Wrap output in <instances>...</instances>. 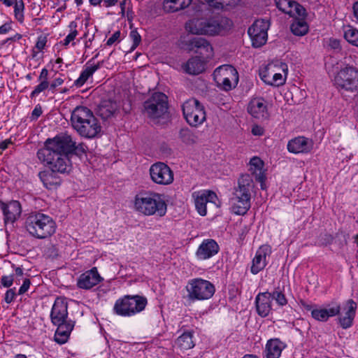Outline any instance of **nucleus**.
<instances>
[{"mask_svg": "<svg viewBox=\"0 0 358 358\" xmlns=\"http://www.w3.org/2000/svg\"><path fill=\"white\" fill-rule=\"evenodd\" d=\"M219 251V245L213 239L204 240L199 245L196 255L199 259H207L215 255Z\"/></svg>", "mask_w": 358, "mask_h": 358, "instance_id": "22", "label": "nucleus"}, {"mask_svg": "<svg viewBox=\"0 0 358 358\" xmlns=\"http://www.w3.org/2000/svg\"><path fill=\"white\" fill-rule=\"evenodd\" d=\"M238 187L235 189L234 196L236 199H245L250 201L251 192L253 191L255 184L249 174L242 175L238 181Z\"/></svg>", "mask_w": 358, "mask_h": 358, "instance_id": "17", "label": "nucleus"}, {"mask_svg": "<svg viewBox=\"0 0 358 358\" xmlns=\"http://www.w3.org/2000/svg\"><path fill=\"white\" fill-rule=\"evenodd\" d=\"M144 108L152 120L168 117V97L164 93L155 92L145 101Z\"/></svg>", "mask_w": 358, "mask_h": 358, "instance_id": "7", "label": "nucleus"}, {"mask_svg": "<svg viewBox=\"0 0 358 358\" xmlns=\"http://www.w3.org/2000/svg\"><path fill=\"white\" fill-rule=\"evenodd\" d=\"M48 71L46 69H43L39 76L38 80L40 82L48 81Z\"/></svg>", "mask_w": 358, "mask_h": 358, "instance_id": "57", "label": "nucleus"}, {"mask_svg": "<svg viewBox=\"0 0 358 358\" xmlns=\"http://www.w3.org/2000/svg\"><path fill=\"white\" fill-rule=\"evenodd\" d=\"M346 305L348 306V310L345 313V315L339 319L340 324L344 329L352 325L357 309V303L352 299L348 300Z\"/></svg>", "mask_w": 358, "mask_h": 358, "instance_id": "28", "label": "nucleus"}, {"mask_svg": "<svg viewBox=\"0 0 358 358\" xmlns=\"http://www.w3.org/2000/svg\"><path fill=\"white\" fill-rule=\"evenodd\" d=\"M118 106L115 101L110 99L102 100L97 108V115L103 120H107L113 116L117 111Z\"/></svg>", "mask_w": 358, "mask_h": 358, "instance_id": "25", "label": "nucleus"}, {"mask_svg": "<svg viewBox=\"0 0 358 358\" xmlns=\"http://www.w3.org/2000/svg\"><path fill=\"white\" fill-rule=\"evenodd\" d=\"M178 136L180 141L187 145H192L196 142V136L188 128H182Z\"/></svg>", "mask_w": 358, "mask_h": 358, "instance_id": "36", "label": "nucleus"}, {"mask_svg": "<svg viewBox=\"0 0 358 358\" xmlns=\"http://www.w3.org/2000/svg\"><path fill=\"white\" fill-rule=\"evenodd\" d=\"M100 67V64L98 63L95 65H91L87 66L81 73L80 77L75 80L74 85L77 87L83 86L87 80L93 75V73L99 69Z\"/></svg>", "mask_w": 358, "mask_h": 358, "instance_id": "34", "label": "nucleus"}, {"mask_svg": "<svg viewBox=\"0 0 358 358\" xmlns=\"http://www.w3.org/2000/svg\"><path fill=\"white\" fill-rule=\"evenodd\" d=\"M192 0H164L163 9L167 13H175L188 7Z\"/></svg>", "mask_w": 358, "mask_h": 358, "instance_id": "29", "label": "nucleus"}, {"mask_svg": "<svg viewBox=\"0 0 358 358\" xmlns=\"http://www.w3.org/2000/svg\"><path fill=\"white\" fill-rule=\"evenodd\" d=\"M285 346L286 345L279 338L270 339L266 345V358H279Z\"/></svg>", "mask_w": 358, "mask_h": 358, "instance_id": "26", "label": "nucleus"}, {"mask_svg": "<svg viewBox=\"0 0 358 358\" xmlns=\"http://www.w3.org/2000/svg\"><path fill=\"white\" fill-rule=\"evenodd\" d=\"M16 296V293L15 292V288L9 289L6 291L5 294L4 300L6 303H10L13 301L15 297Z\"/></svg>", "mask_w": 358, "mask_h": 358, "instance_id": "51", "label": "nucleus"}, {"mask_svg": "<svg viewBox=\"0 0 358 358\" xmlns=\"http://www.w3.org/2000/svg\"><path fill=\"white\" fill-rule=\"evenodd\" d=\"M11 29L10 26L8 23H5L0 27V34L7 33Z\"/></svg>", "mask_w": 358, "mask_h": 358, "instance_id": "59", "label": "nucleus"}, {"mask_svg": "<svg viewBox=\"0 0 358 358\" xmlns=\"http://www.w3.org/2000/svg\"><path fill=\"white\" fill-rule=\"evenodd\" d=\"M1 1H3V3L6 5L7 6H10L13 5L17 0H0Z\"/></svg>", "mask_w": 358, "mask_h": 358, "instance_id": "64", "label": "nucleus"}, {"mask_svg": "<svg viewBox=\"0 0 358 358\" xmlns=\"http://www.w3.org/2000/svg\"><path fill=\"white\" fill-rule=\"evenodd\" d=\"M206 203L207 199H206L204 194L197 195L196 197L195 198L196 208L198 213L202 216L206 215Z\"/></svg>", "mask_w": 358, "mask_h": 358, "instance_id": "39", "label": "nucleus"}, {"mask_svg": "<svg viewBox=\"0 0 358 358\" xmlns=\"http://www.w3.org/2000/svg\"><path fill=\"white\" fill-rule=\"evenodd\" d=\"M344 37L348 42L353 45L358 46V29L347 26L344 30Z\"/></svg>", "mask_w": 358, "mask_h": 358, "instance_id": "37", "label": "nucleus"}, {"mask_svg": "<svg viewBox=\"0 0 358 358\" xmlns=\"http://www.w3.org/2000/svg\"><path fill=\"white\" fill-rule=\"evenodd\" d=\"M232 21L223 15H214L207 19H192L185 24L187 31L194 34L215 36L231 29Z\"/></svg>", "mask_w": 358, "mask_h": 358, "instance_id": "1", "label": "nucleus"}, {"mask_svg": "<svg viewBox=\"0 0 358 358\" xmlns=\"http://www.w3.org/2000/svg\"><path fill=\"white\" fill-rule=\"evenodd\" d=\"M151 180L156 184L168 185L173 183L174 174L171 168L164 162L153 164L149 170Z\"/></svg>", "mask_w": 358, "mask_h": 358, "instance_id": "13", "label": "nucleus"}, {"mask_svg": "<svg viewBox=\"0 0 358 358\" xmlns=\"http://www.w3.org/2000/svg\"><path fill=\"white\" fill-rule=\"evenodd\" d=\"M213 76L216 83L226 91L232 88L231 80L238 81V72L231 65L219 66L214 71Z\"/></svg>", "mask_w": 358, "mask_h": 358, "instance_id": "15", "label": "nucleus"}, {"mask_svg": "<svg viewBox=\"0 0 358 358\" xmlns=\"http://www.w3.org/2000/svg\"><path fill=\"white\" fill-rule=\"evenodd\" d=\"M313 141L303 136H299L290 140L287 144V149L292 153H307L313 148Z\"/></svg>", "mask_w": 358, "mask_h": 358, "instance_id": "21", "label": "nucleus"}, {"mask_svg": "<svg viewBox=\"0 0 358 358\" xmlns=\"http://www.w3.org/2000/svg\"><path fill=\"white\" fill-rule=\"evenodd\" d=\"M87 146L83 143H80L76 145V141H74V146L72 148V153H74L77 155H82L86 152Z\"/></svg>", "mask_w": 358, "mask_h": 358, "instance_id": "49", "label": "nucleus"}, {"mask_svg": "<svg viewBox=\"0 0 358 358\" xmlns=\"http://www.w3.org/2000/svg\"><path fill=\"white\" fill-rule=\"evenodd\" d=\"M285 78L282 77V74L277 73L276 71L273 74V79H271V85L279 86L285 83Z\"/></svg>", "mask_w": 358, "mask_h": 358, "instance_id": "47", "label": "nucleus"}, {"mask_svg": "<svg viewBox=\"0 0 358 358\" xmlns=\"http://www.w3.org/2000/svg\"><path fill=\"white\" fill-rule=\"evenodd\" d=\"M201 194L205 195L206 199H207V203L214 202V199L217 198L215 193L211 191H208L206 192L202 193Z\"/></svg>", "mask_w": 358, "mask_h": 358, "instance_id": "56", "label": "nucleus"}, {"mask_svg": "<svg viewBox=\"0 0 358 358\" xmlns=\"http://www.w3.org/2000/svg\"><path fill=\"white\" fill-rule=\"evenodd\" d=\"M334 83L341 92H354L358 90V71L353 67H345L336 76Z\"/></svg>", "mask_w": 358, "mask_h": 358, "instance_id": "11", "label": "nucleus"}, {"mask_svg": "<svg viewBox=\"0 0 358 358\" xmlns=\"http://www.w3.org/2000/svg\"><path fill=\"white\" fill-rule=\"evenodd\" d=\"M146 305L145 297L138 295L125 296L116 301L114 310L117 315L130 316L144 310Z\"/></svg>", "mask_w": 358, "mask_h": 358, "instance_id": "6", "label": "nucleus"}, {"mask_svg": "<svg viewBox=\"0 0 358 358\" xmlns=\"http://www.w3.org/2000/svg\"><path fill=\"white\" fill-rule=\"evenodd\" d=\"M49 87L48 81L41 82L31 93V98H33L38 95L41 92L44 91Z\"/></svg>", "mask_w": 358, "mask_h": 358, "instance_id": "46", "label": "nucleus"}, {"mask_svg": "<svg viewBox=\"0 0 358 358\" xmlns=\"http://www.w3.org/2000/svg\"><path fill=\"white\" fill-rule=\"evenodd\" d=\"M271 294L268 292L259 293L255 299L256 309L258 315L266 317L268 315L271 308Z\"/></svg>", "mask_w": 358, "mask_h": 358, "instance_id": "23", "label": "nucleus"}, {"mask_svg": "<svg viewBox=\"0 0 358 358\" xmlns=\"http://www.w3.org/2000/svg\"><path fill=\"white\" fill-rule=\"evenodd\" d=\"M250 171L252 173L255 175V180L260 182L261 188L262 189H266V176L264 172L262 171L264 166L263 161L257 157H254L250 159Z\"/></svg>", "mask_w": 358, "mask_h": 358, "instance_id": "24", "label": "nucleus"}, {"mask_svg": "<svg viewBox=\"0 0 358 358\" xmlns=\"http://www.w3.org/2000/svg\"><path fill=\"white\" fill-rule=\"evenodd\" d=\"M23 10L24 3L22 0H20V1H16V2L15 3V16L20 22H23Z\"/></svg>", "mask_w": 358, "mask_h": 358, "instance_id": "44", "label": "nucleus"}, {"mask_svg": "<svg viewBox=\"0 0 358 358\" xmlns=\"http://www.w3.org/2000/svg\"><path fill=\"white\" fill-rule=\"evenodd\" d=\"M42 152L43 148L38 150L37 157L41 162L45 163L50 170L61 173L69 171L71 166L68 156L54 150L48 157H43Z\"/></svg>", "mask_w": 358, "mask_h": 358, "instance_id": "12", "label": "nucleus"}, {"mask_svg": "<svg viewBox=\"0 0 358 358\" xmlns=\"http://www.w3.org/2000/svg\"><path fill=\"white\" fill-rule=\"evenodd\" d=\"M130 37L133 41V45L131 48V50H134L139 45L141 37L136 30H132L130 33Z\"/></svg>", "mask_w": 358, "mask_h": 358, "instance_id": "48", "label": "nucleus"}, {"mask_svg": "<svg viewBox=\"0 0 358 358\" xmlns=\"http://www.w3.org/2000/svg\"><path fill=\"white\" fill-rule=\"evenodd\" d=\"M340 310V306H336L329 309H314L311 311V315L316 320L324 322L327 321L329 317L338 315Z\"/></svg>", "mask_w": 358, "mask_h": 358, "instance_id": "27", "label": "nucleus"}, {"mask_svg": "<svg viewBox=\"0 0 358 358\" xmlns=\"http://www.w3.org/2000/svg\"><path fill=\"white\" fill-rule=\"evenodd\" d=\"M192 337H178L176 343L181 350H189L194 346V343L192 340Z\"/></svg>", "mask_w": 358, "mask_h": 358, "instance_id": "41", "label": "nucleus"}, {"mask_svg": "<svg viewBox=\"0 0 358 358\" xmlns=\"http://www.w3.org/2000/svg\"><path fill=\"white\" fill-rule=\"evenodd\" d=\"M182 110L185 119L190 126L196 127L206 120L204 108L196 99H189L184 102Z\"/></svg>", "mask_w": 358, "mask_h": 358, "instance_id": "10", "label": "nucleus"}, {"mask_svg": "<svg viewBox=\"0 0 358 358\" xmlns=\"http://www.w3.org/2000/svg\"><path fill=\"white\" fill-rule=\"evenodd\" d=\"M71 124L83 137L93 138L101 131V127L92 112L85 106H77L72 112Z\"/></svg>", "mask_w": 358, "mask_h": 358, "instance_id": "2", "label": "nucleus"}, {"mask_svg": "<svg viewBox=\"0 0 358 358\" xmlns=\"http://www.w3.org/2000/svg\"><path fill=\"white\" fill-rule=\"evenodd\" d=\"M51 321L57 326L55 336H70L73 329L75 322L67 320V303L62 299L57 298L52 308Z\"/></svg>", "mask_w": 358, "mask_h": 358, "instance_id": "5", "label": "nucleus"}, {"mask_svg": "<svg viewBox=\"0 0 358 358\" xmlns=\"http://www.w3.org/2000/svg\"><path fill=\"white\" fill-rule=\"evenodd\" d=\"M0 207L3 211L6 224L15 222L22 213L21 205L17 201H11L8 203L0 201Z\"/></svg>", "mask_w": 358, "mask_h": 358, "instance_id": "18", "label": "nucleus"}, {"mask_svg": "<svg viewBox=\"0 0 358 358\" xmlns=\"http://www.w3.org/2000/svg\"><path fill=\"white\" fill-rule=\"evenodd\" d=\"M30 284H31V282H30L29 279H28V278L24 279L23 284L19 289L18 294H24L28 290V289L30 286Z\"/></svg>", "mask_w": 358, "mask_h": 358, "instance_id": "53", "label": "nucleus"}, {"mask_svg": "<svg viewBox=\"0 0 358 358\" xmlns=\"http://www.w3.org/2000/svg\"><path fill=\"white\" fill-rule=\"evenodd\" d=\"M330 45L334 48V49H337L339 48L340 46V43H339V41H337V40H333V41H331V43H330Z\"/></svg>", "mask_w": 358, "mask_h": 358, "instance_id": "63", "label": "nucleus"}, {"mask_svg": "<svg viewBox=\"0 0 358 358\" xmlns=\"http://www.w3.org/2000/svg\"><path fill=\"white\" fill-rule=\"evenodd\" d=\"M134 206L136 210L145 215L157 214L160 217L166 214L167 208L161 195L153 192H144L136 194Z\"/></svg>", "mask_w": 358, "mask_h": 358, "instance_id": "3", "label": "nucleus"}, {"mask_svg": "<svg viewBox=\"0 0 358 358\" xmlns=\"http://www.w3.org/2000/svg\"><path fill=\"white\" fill-rule=\"evenodd\" d=\"M290 29L294 35L302 36L308 33V26L303 18H296Z\"/></svg>", "mask_w": 358, "mask_h": 358, "instance_id": "33", "label": "nucleus"}, {"mask_svg": "<svg viewBox=\"0 0 358 358\" xmlns=\"http://www.w3.org/2000/svg\"><path fill=\"white\" fill-rule=\"evenodd\" d=\"M204 69L205 64L199 57L189 59L185 66L186 72L193 75L199 74L203 71Z\"/></svg>", "mask_w": 358, "mask_h": 358, "instance_id": "31", "label": "nucleus"}, {"mask_svg": "<svg viewBox=\"0 0 358 358\" xmlns=\"http://www.w3.org/2000/svg\"><path fill=\"white\" fill-rule=\"evenodd\" d=\"M276 66L273 64H268L264 70H262L259 75L264 82L270 85L271 79H273V74L275 71Z\"/></svg>", "mask_w": 358, "mask_h": 358, "instance_id": "38", "label": "nucleus"}, {"mask_svg": "<svg viewBox=\"0 0 358 358\" xmlns=\"http://www.w3.org/2000/svg\"><path fill=\"white\" fill-rule=\"evenodd\" d=\"M77 24L75 22H71L70 23L69 27L71 29V32L68 34L66 38L64 40L63 45L66 46L70 42L73 41L76 36L78 35V31L76 30Z\"/></svg>", "mask_w": 358, "mask_h": 358, "instance_id": "43", "label": "nucleus"}, {"mask_svg": "<svg viewBox=\"0 0 358 358\" xmlns=\"http://www.w3.org/2000/svg\"><path fill=\"white\" fill-rule=\"evenodd\" d=\"M266 266V253L262 251H258L252 260L251 272L257 274L262 271Z\"/></svg>", "mask_w": 358, "mask_h": 358, "instance_id": "35", "label": "nucleus"}, {"mask_svg": "<svg viewBox=\"0 0 358 358\" xmlns=\"http://www.w3.org/2000/svg\"><path fill=\"white\" fill-rule=\"evenodd\" d=\"M271 298L275 300L280 306H285L287 303V300L286 299L285 294L281 291L275 290L273 293H271Z\"/></svg>", "mask_w": 358, "mask_h": 358, "instance_id": "45", "label": "nucleus"}, {"mask_svg": "<svg viewBox=\"0 0 358 358\" xmlns=\"http://www.w3.org/2000/svg\"><path fill=\"white\" fill-rule=\"evenodd\" d=\"M188 50L194 51L201 55H205L206 57H210L213 51V48L208 41L201 37H194L187 42Z\"/></svg>", "mask_w": 358, "mask_h": 358, "instance_id": "20", "label": "nucleus"}, {"mask_svg": "<svg viewBox=\"0 0 358 358\" xmlns=\"http://www.w3.org/2000/svg\"><path fill=\"white\" fill-rule=\"evenodd\" d=\"M236 199L234 196L231 198L232 211L236 215H245L250 208V201L241 198Z\"/></svg>", "mask_w": 358, "mask_h": 358, "instance_id": "32", "label": "nucleus"}, {"mask_svg": "<svg viewBox=\"0 0 358 358\" xmlns=\"http://www.w3.org/2000/svg\"><path fill=\"white\" fill-rule=\"evenodd\" d=\"M74 146V141L72 137L67 134H60L53 138H48L45 142V146L43 148V157L50 155L51 152L57 151L68 156L72 154V148Z\"/></svg>", "mask_w": 358, "mask_h": 358, "instance_id": "8", "label": "nucleus"}, {"mask_svg": "<svg viewBox=\"0 0 358 358\" xmlns=\"http://www.w3.org/2000/svg\"><path fill=\"white\" fill-rule=\"evenodd\" d=\"M57 171H41L38 174L39 178L43 182L44 186H45L48 189H51L54 187L58 186L60 185V179L58 178L55 173Z\"/></svg>", "mask_w": 358, "mask_h": 358, "instance_id": "30", "label": "nucleus"}, {"mask_svg": "<svg viewBox=\"0 0 358 358\" xmlns=\"http://www.w3.org/2000/svg\"><path fill=\"white\" fill-rule=\"evenodd\" d=\"M46 42H47L46 37L45 36H40L38 38V40H37V42H36V48L38 50H42L44 48V47L45 46Z\"/></svg>", "mask_w": 358, "mask_h": 358, "instance_id": "52", "label": "nucleus"}, {"mask_svg": "<svg viewBox=\"0 0 358 358\" xmlns=\"http://www.w3.org/2000/svg\"><path fill=\"white\" fill-rule=\"evenodd\" d=\"M26 230L32 236L43 239L51 236L56 230L54 220L43 213H31L24 222Z\"/></svg>", "mask_w": 358, "mask_h": 358, "instance_id": "4", "label": "nucleus"}, {"mask_svg": "<svg viewBox=\"0 0 358 358\" xmlns=\"http://www.w3.org/2000/svg\"><path fill=\"white\" fill-rule=\"evenodd\" d=\"M103 278L100 276L96 267L85 272L79 277L78 286L82 289H90L99 283Z\"/></svg>", "mask_w": 358, "mask_h": 358, "instance_id": "19", "label": "nucleus"}, {"mask_svg": "<svg viewBox=\"0 0 358 358\" xmlns=\"http://www.w3.org/2000/svg\"><path fill=\"white\" fill-rule=\"evenodd\" d=\"M64 83L63 79L57 78L55 79L50 85V89H55L57 86L61 85Z\"/></svg>", "mask_w": 358, "mask_h": 358, "instance_id": "58", "label": "nucleus"}, {"mask_svg": "<svg viewBox=\"0 0 358 358\" xmlns=\"http://www.w3.org/2000/svg\"><path fill=\"white\" fill-rule=\"evenodd\" d=\"M186 290L189 300H206L213 296L215 287L208 280L195 278L188 282Z\"/></svg>", "mask_w": 358, "mask_h": 358, "instance_id": "9", "label": "nucleus"}, {"mask_svg": "<svg viewBox=\"0 0 358 358\" xmlns=\"http://www.w3.org/2000/svg\"><path fill=\"white\" fill-rule=\"evenodd\" d=\"M294 1L292 0H275L276 7L286 14L292 13V5Z\"/></svg>", "mask_w": 358, "mask_h": 358, "instance_id": "40", "label": "nucleus"}, {"mask_svg": "<svg viewBox=\"0 0 358 358\" xmlns=\"http://www.w3.org/2000/svg\"><path fill=\"white\" fill-rule=\"evenodd\" d=\"M14 278L13 275H3L1 278V283L4 287H10L13 283Z\"/></svg>", "mask_w": 358, "mask_h": 358, "instance_id": "50", "label": "nucleus"}, {"mask_svg": "<svg viewBox=\"0 0 358 358\" xmlns=\"http://www.w3.org/2000/svg\"><path fill=\"white\" fill-rule=\"evenodd\" d=\"M292 7V13L289 14L290 16L303 18L306 15V9L297 2L293 1Z\"/></svg>", "mask_w": 358, "mask_h": 358, "instance_id": "42", "label": "nucleus"}, {"mask_svg": "<svg viewBox=\"0 0 358 358\" xmlns=\"http://www.w3.org/2000/svg\"><path fill=\"white\" fill-rule=\"evenodd\" d=\"M69 337H54V341L59 345L66 343Z\"/></svg>", "mask_w": 358, "mask_h": 358, "instance_id": "60", "label": "nucleus"}, {"mask_svg": "<svg viewBox=\"0 0 358 358\" xmlns=\"http://www.w3.org/2000/svg\"><path fill=\"white\" fill-rule=\"evenodd\" d=\"M248 112L255 119L263 122L269 118L266 100L262 97L252 98L248 105Z\"/></svg>", "mask_w": 358, "mask_h": 358, "instance_id": "16", "label": "nucleus"}, {"mask_svg": "<svg viewBox=\"0 0 358 358\" xmlns=\"http://www.w3.org/2000/svg\"><path fill=\"white\" fill-rule=\"evenodd\" d=\"M11 143L10 141H4L0 143V150L3 151L8 148V145Z\"/></svg>", "mask_w": 358, "mask_h": 358, "instance_id": "62", "label": "nucleus"}, {"mask_svg": "<svg viewBox=\"0 0 358 358\" xmlns=\"http://www.w3.org/2000/svg\"><path fill=\"white\" fill-rule=\"evenodd\" d=\"M120 36V32L119 31H115L107 41L106 44L108 45H111L115 41L118 40Z\"/></svg>", "mask_w": 358, "mask_h": 358, "instance_id": "55", "label": "nucleus"}, {"mask_svg": "<svg viewBox=\"0 0 358 358\" xmlns=\"http://www.w3.org/2000/svg\"><path fill=\"white\" fill-rule=\"evenodd\" d=\"M352 9L354 16L358 20V1L353 4Z\"/></svg>", "mask_w": 358, "mask_h": 358, "instance_id": "61", "label": "nucleus"}, {"mask_svg": "<svg viewBox=\"0 0 358 358\" xmlns=\"http://www.w3.org/2000/svg\"><path fill=\"white\" fill-rule=\"evenodd\" d=\"M231 0H215L213 7L215 8H223L225 6L230 4Z\"/></svg>", "mask_w": 358, "mask_h": 358, "instance_id": "54", "label": "nucleus"}, {"mask_svg": "<svg viewBox=\"0 0 358 358\" xmlns=\"http://www.w3.org/2000/svg\"><path fill=\"white\" fill-rule=\"evenodd\" d=\"M269 22L263 19L257 20L248 30L252 46L259 48L264 45L268 38Z\"/></svg>", "mask_w": 358, "mask_h": 358, "instance_id": "14", "label": "nucleus"}]
</instances>
